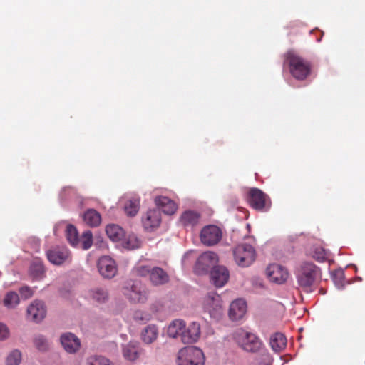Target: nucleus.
<instances>
[{
    "instance_id": "obj_43",
    "label": "nucleus",
    "mask_w": 365,
    "mask_h": 365,
    "mask_svg": "<svg viewBox=\"0 0 365 365\" xmlns=\"http://www.w3.org/2000/svg\"><path fill=\"white\" fill-rule=\"evenodd\" d=\"M19 293L22 299H27L31 298L34 294V291L29 286H23L19 288Z\"/></svg>"
},
{
    "instance_id": "obj_37",
    "label": "nucleus",
    "mask_w": 365,
    "mask_h": 365,
    "mask_svg": "<svg viewBox=\"0 0 365 365\" xmlns=\"http://www.w3.org/2000/svg\"><path fill=\"white\" fill-rule=\"evenodd\" d=\"M21 361V352L18 349H14L6 357V365H19Z\"/></svg>"
},
{
    "instance_id": "obj_3",
    "label": "nucleus",
    "mask_w": 365,
    "mask_h": 365,
    "mask_svg": "<svg viewBox=\"0 0 365 365\" xmlns=\"http://www.w3.org/2000/svg\"><path fill=\"white\" fill-rule=\"evenodd\" d=\"M176 363L177 365H204V354L197 347H185L179 351Z\"/></svg>"
},
{
    "instance_id": "obj_5",
    "label": "nucleus",
    "mask_w": 365,
    "mask_h": 365,
    "mask_svg": "<svg viewBox=\"0 0 365 365\" xmlns=\"http://www.w3.org/2000/svg\"><path fill=\"white\" fill-rule=\"evenodd\" d=\"M235 263L242 267L250 266L256 259V251L254 247L247 243L237 245L233 249Z\"/></svg>"
},
{
    "instance_id": "obj_36",
    "label": "nucleus",
    "mask_w": 365,
    "mask_h": 365,
    "mask_svg": "<svg viewBox=\"0 0 365 365\" xmlns=\"http://www.w3.org/2000/svg\"><path fill=\"white\" fill-rule=\"evenodd\" d=\"M93 244V235L91 231L86 230L83 232L81 239H79L78 246L83 250L89 249Z\"/></svg>"
},
{
    "instance_id": "obj_17",
    "label": "nucleus",
    "mask_w": 365,
    "mask_h": 365,
    "mask_svg": "<svg viewBox=\"0 0 365 365\" xmlns=\"http://www.w3.org/2000/svg\"><path fill=\"white\" fill-rule=\"evenodd\" d=\"M200 325L198 322H192L187 327L186 325L182 333V342L184 344H192L200 337Z\"/></svg>"
},
{
    "instance_id": "obj_34",
    "label": "nucleus",
    "mask_w": 365,
    "mask_h": 365,
    "mask_svg": "<svg viewBox=\"0 0 365 365\" xmlns=\"http://www.w3.org/2000/svg\"><path fill=\"white\" fill-rule=\"evenodd\" d=\"M122 245L126 249L134 250L140 246V241L135 235L131 234L123 239Z\"/></svg>"
},
{
    "instance_id": "obj_24",
    "label": "nucleus",
    "mask_w": 365,
    "mask_h": 365,
    "mask_svg": "<svg viewBox=\"0 0 365 365\" xmlns=\"http://www.w3.org/2000/svg\"><path fill=\"white\" fill-rule=\"evenodd\" d=\"M89 294L91 298L98 304L106 303L109 298L107 288L103 287H97L91 289Z\"/></svg>"
},
{
    "instance_id": "obj_8",
    "label": "nucleus",
    "mask_w": 365,
    "mask_h": 365,
    "mask_svg": "<svg viewBox=\"0 0 365 365\" xmlns=\"http://www.w3.org/2000/svg\"><path fill=\"white\" fill-rule=\"evenodd\" d=\"M218 262V257L213 252H205L201 254L197 258L195 265V272L197 274L202 275L208 273L211 268L216 267Z\"/></svg>"
},
{
    "instance_id": "obj_14",
    "label": "nucleus",
    "mask_w": 365,
    "mask_h": 365,
    "mask_svg": "<svg viewBox=\"0 0 365 365\" xmlns=\"http://www.w3.org/2000/svg\"><path fill=\"white\" fill-rule=\"evenodd\" d=\"M230 273L224 266H216L210 272V279L216 287H222L228 281Z\"/></svg>"
},
{
    "instance_id": "obj_13",
    "label": "nucleus",
    "mask_w": 365,
    "mask_h": 365,
    "mask_svg": "<svg viewBox=\"0 0 365 365\" xmlns=\"http://www.w3.org/2000/svg\"><path fill=\"white\" fill-rule=\"evenodd\" d=\"M46 309L43 302L35 300L27 308V317L36 322H41L46 316Z\"/></svg>"
},
{
    "instance_id": "obj_33",
    "label": "nucleus",
    "mask_w": 365,
    "mask_h": 365,
    "mask_svg": "<svg viewBox=\"0 0 365 365\" xmlns=\"http://www.w3.org/2000/svg\"><path fill=\"white\" fill-rule=\"evenodd\" d=\"M19 296L15 292H9L4 299V304L9 309L16 307L19 304Z\"/></svg>"
},
{
    "instance_id": "obj_30",
    "label": "nucleus",
    "mask_w": 365,
    "mask_h": 365,
    "mask_svg": "<svg viewBox=\"0 0 365 365\" xmlns=\"http://www.w3.org/2000/svg\"><path fill=\"white\" fill-rule=\"evenodd\" d=\"M83 220L89 226L96 227L101 223V217L96 210L90 209L84 213Z\"/></svg>"
},
{
    "instance_id": "obj_2",
    "label": "nucleus",
    "mask_w": 365,
    "mask_h": 365,
    "mask_svg": "<svg viewBox=\"0 0 365 365\" xmlns=\"http://www.w3.org/2000/svg\"><path fill=\"white\" fill-rule=\"evenodd\" d=\"M233 336L239 346L247 352H257L262 347L261 340L255 334L242 329H237Z\"/></svg>"
},
{
    "instance_id": "obj_27",
    "label": "nucleus",
    "mask_w": 365,
    "mask_h": 365,
    "mask_svg": "<svg viewBox=\"0 0 365 365\" xmlns=\"http://www.w3.org/2000/svg\"><path fill=\"white\" fill-rule=\"evenodd\" d=\"M29 276L35 281L43 279L45 269L41 261L37 259L34 261L29 267Z\"/></svg>"
},
{
    "instance_id": "obj_23",
    "label": "nucleus",
    "mask_w": 365,
    "mask_h": 365,
    "mask_svg": "<svg viewBox=\"0 0 365 365\" xmlns=\"http://www.w3.org/2000/svg\"><path fill=\"white\" fill-rule=\"evenodd\" d=\"M158 336V329L155 325H148L142 330L141 339L146 344H150L154 342Z\"/></svg>"
},
{
    "instance_id": "obj_11",
    "label": "nucleus",
    "mask_w": 365,
    "mask_h": 365,
    "mask_svg": "<svg viewBox=\"0 0 365 365\" xmlns=\"http://www.w3.org/2000/svg\"><path fill=\"white\" fill-rule=\"evenodd\" d=\"M99 273L104 278H113L117 273L115 262L108 256H103L98 261Z\"/></svg>"
},
{
    "instance_id": "obj_15",
    "label": "nucleus",
    "mask_w": 365,
    "mask_h": 365,
    "mask_svg": "<svg viewBox=\"0 0 365 365\" xmlns=\"http://www.w3.org/2000/svg\"><path fill=\"white\" fill-rule=\"evenodd\" d=\"M267 195L258 188H252L249 192L248 202L255 210H262L267 204Z\"/></svg>"
},
{
    "instance_id": "obj_19",
    "label": "nucleus",
    "mask_w": 365,
    "mask_h": 365,
    "mask_svg": "<svg viewBox=\"0 0 365 365\" xmlns=\"http://www.w3.org/2000/svg\"><path fill=\"white\" fill-rule=\"evenodd\" d=\"M247 311V304L245 300L238 299L233 301L229 309V317L232 321L241 319Z\"/></svg>"
},
{
    "instance_id": "obj_39",
    "label": "nucleus",
    "mask_w": 365,
    "mask_h": 365,
    "mask_svg": "<svg viewBox=\"0 0 365 365\" xmlns=\"http://www.w3.org/2000/svg\"><path fill=\"white\" fill-rule=\"evenodd\" d=\"M76 192L74 188L71 187H63L59 193V199L61 203L67 200H73Z\"/></svg>"
},
{
    "instance_id": "obj_29",
    "label": "nucleus",
    "mask_w": 365,
    "mask_h": 365,
    "mask_svg": "<svg viewBox=\"0 0 365 365\" xmlns=\"http://www.w3.org/2000/svg\"><path fill=\"white\" fill-rule=\"evenodd\" d=\"M123 356L129 361H135L138 357V342L130 341L123 346Z\"/></svg>"
},
{
    "instance_id": "obj_20",
    "label": "nucleus",
    "mask_w": 365,
    "mask_h": 365,
    "mask_svg": "<svg viewBox=\"0 0 365 365\" xmlns=\"http://www.w3.org/2000/svg\"><path fill=\"white\" fill-rule=\"evenodd\" d=\"M158 209L161 210L166 215H173L177 210L174 201L165 196L157 197L155 200Z\"/></svg>"
},
{
    "instance_id": "obj_21",
    "label": "nucleus",
    "mask_w": 365,
    "mask_h": 365,
    "mask_svg": "<svg viewBox=\"0 0 365 365\" xmlns=\"http://www.w3.org/2000/svg\"><path fill=\"white\" fill-rule=\"evenodd\" d=\"M185 322L182 319H175L168 327L167 334L170 338H177L180 336L182 341V333Z\"/></svg>"
},
{
    "instance_id": "obj_16",
    "label": "nucleus",
    "mask_w": 365,
    "mask_h": 365,
    "mask_svg": "<svg viewBox=\"0 0 365 365\" xmlns=\"http://www.w3.org/2000/svg\"><path fill=\"white\" fill-rule=\"evenodd\" d=\"M60 340L63 349L68 353H76L80 349V339L72 333L67 332L63 334Z\"/></svg>"
},
{
    "instance_id": "obj_45",
    "label": "nucleus",
    "mask_w": 365,
    "mask_h": 365,
    "mask_svg": "<svg viewBox=\"0 0 365 365\" xmlns=\"http://www.w3.org/2000/svg\"><path fill=\"white\" fill-rule=\"evenodd\" d=\"M9 336V329L7 327L0 323V340H4Z\"/></svg>"
},
{
    "instance_id": "obj_7",
    "label": "nucleus",
    "mask_w": 365,
    "mask_h": 365,
    "mask_svg": "<svg viewBox=\"0 0 365 365\" xmlns=\"http://www.w3.org/2000/svg\"><path fill=\"white\" fill-rule=\"evenodd\" d=\"M204 309L211 318L215 320L220 319L222 314L221 297L215 292H209L204 300Z\"/></svg>"
},
{
    "instance_id": "obj_32",
    "label": "nucleus",
    "mask_w": 365,
    "mask_h": 365,
    "mask_svg": "<svg viewBox=\"0 0 365 365\" xmlns=\"http://www.w3.org/2000/svg\"><path fill=\"white\" fill-rule=\"evenodd\" d=\"M66 237L68 241L73 247H78L79 245V237L78 233L76 228L72 225H68L66 230Z\"/></svg>"
},
{
    "instance_id": "obj_28",
    "label": "nucleus",
    "mask_w": 365,
    "mask_h": 365,
    "mask_svg": "<svg viewBox=\"0 0 365 365\" xmlns=\"http://www.w3.org/2000/svg\"><path fill=\"white\" fill-rule=\"evenodd\" d=\"M287 340L281 333H275L270 338V346L272 349L276 352H281L286 346Z\"/></svg>"
},
{
    "instance_id": "obj_38",
    "label": "nucleus",
    "mask_w": 365,
    "mask_h": 365,
    "mask_svg": "<svg viewBox=\"0 0 365 365\" xmlns=\"http://www.w3.org/2000/svg\"><path fill=\"white\" fill-rule=\"evenodd\" d=\"M87 365H114L108 359L94 355L87 359Z\"/></svg>"
},
{
    "instance_id": "obj_44",
    "label": "nucleus",
    "mask_w": 365,
    "mask_h": 365,
    "mask_svg": "<svg viewBox=\"0 0 365 365\" xmlns=\"http://www.w3.org/2000/svg\"><path fill=\"white\" fill-rule=\"evenodd\" d=\"M313 257L318 262H323L327 258V253L322 248H316L314 253Z\"/></svg>"
},
{
    "instance_id": "obj_10",
    "label": "nucleus",
    "mask_w": 365,
    "mask_h": 365,
    "mask_svg": "<svg viewBox=\"0 0 365 365\" xmlns=\"http://www.w3.org/2000/svg\"><path fill=\"white\" fill-rule=\"evenodd\" d=\"M161 222V212L159 209L148 210L142 217V225L148 232H152L159 227Z\"/></svg>"
},
{
    "instance_id": "obj_42",
    "label": "nucleus",
    "mask_w": 365,
    "mask_h": 365,
    "mask_svg": "<svg viewBox=\"0 0 365 365\" xmlns=\"http://www.w3.org/2000/svg\"><path fill=\"white\" fill-rule=\"evenodd\" d=\"M333 280L338 289H342L344 287V272L338 271L333 274Z\"/></svg>"
},
{
    "instance_id": "obj_25",
    "label": "nucleus",
    "mask_w": 365,
    "mask_h": 365,
    "mask_svg": "<svg viewBox=\"0 0 365 365\" xmlns=\"http://www.w3.org/2000/svg\"><path fill=\"white\" fill-rule=\"evenodd\" d=\"M200 215L192 210H186L180 216V222L184 227H194L199 222Z\"/></svg>"
},
{
    "instance_id": "obj_46",
    "label": "nucleus",
    "mask_w": 365,
    "mask_h": 365,
    "mask_svg": "<svg viewBox=\"0 0 365 365\" xmlns=\"http://www.w3.org/2000/svg\"><path fill=\"white\" fill-rule=\"evenodd\" d=\"M259 286H262V283L261 282H259Z\"/></svg>"
},
{
    "instance_id": "obj_31",
    "label": "nucleus",
    "mask_w": 365,
    "mask_h": 365,
    "mask_svg": "<svg viewBox=\"0 0 365 365\" xmlns=\"http://www.w3.org/2000/svg\"><path fill=\"white\" fill-rule=\"evenodd\" d=\"M140 207V200L136 197H132L128 199L124 206L125 212L127 215L133 217L135 216Z\"/></svg>"
},
{
    "instance_id": "obj_26",
    "label": "nucleus",
    "mask_w": 365,
    "mask_h": 365,
    "mask_svg": "<svg viewBox=\"0 0 365 365\" xmlns=\"http://www.w3.org/2000/svg\"><path fill=\"white\" fill-rule=\"evenodd\" d=\"M106 232L107 236L113 242H120L125 237V232L118 225L110 224L106 226Z\"/></svg>"
},
{
    "instance_id": "obj_1",
    "label": "nucleus",
    "mask_w": 365,
    "mask_h": 365,
    "mask_svg": "<svg viewBox=\"0 0 365 365\" xmlns=\"http://www.w3.org/2000/svg\"><path fill=\"white\" fill-rule=\"evenodd\" d=\"M320 277V269L312 262H304L297 274L299 287L307 293L314 291V285L318 277Z\"/></svg>"
},
{
    "instance_id": "obj_9",
    "label": "nucleus",
    "mask_w": 365,
    "mask_h": 365,
    "mask_svg": "<svg viewBox=\"0 0 365 365\" xmlns=\"http://www.w3.org/2000/svg\"><path fill=\"white\" fill-rule=\"evenodd\" d=\"M222 232L216 225L205 226L200 232V240L202 244L212 246L217 244L222 239Z\"/></svg>"
},
{
    "instance_id": "obj_22",
    "label": "nucleus",
    "mask_w": 365,
    "mask_h": 365,
    "mask_svg": "<svg viewBox=\"0 0 365 365\" xmlns=\"http://www.w3.org/2000/svg\"><path fill=\"white\" fill-rule=\"evenodd\" d=\"M150 280L154 285H162L169 281V276L162 268L153 267L150 275Z\"/></svg>"
},
{
    "instance_id": "obj_35",
    "label": "nucleus",
    "mask_w": 365,
    "mask_h": 365,
    "mask_svg": "<svg viewBox=\"0 0 365 365\" xmlns=\"http://www.w3.org/2000/svg\"><path fill=\"white\" fill-rule=\"evenodd\" d=\"M34 344L36 348L40 351H46L49 347V343L47 339L41 334H38L34 336Z\"/></svg>"
},
{
    "instance_id": "obj_4",
    "label": "nucleus",
    "mask_w": 365,
    "mask_h": 365,
    "mask_svg": "<svg viewBox=\"0 0 365 365\" xmlns=\"http://www.w3.org/2000/svg\"><path fill=\"white\" fill-rule=\"evenodd\" d=\"M286 62L292 76L297 80H304L310 73L309 64L292 52H288Z\"/></svg>"
},
{
    "instance_id": "obj_6",
    "label": "nucleus",
    "mask_w": 365,
    "mask_h": 365,
    "mask_svg": "<svg viewBox=\"0 0 365 365\" xmlns=\"http://www.w3.org/2000/svg\"><path fill=\"white\" fill-rule=\"evenodd\" d=\"M124 296L133 303H144L148 299L145 287L139 281H130L123 288Z\"/></svg>"
},
{
    "instance_id": "obj_41",
    "label": "nucleus",
    "mask_w": 365,
    "mask_h": 365,
    "mask_svg": "<svg viewBox=\"0 0 365 365\" xmlns=\"http://www.w3.org/2000/svg\"><path fill=\"white\" fill-rule=\"evenodd\" d=\"M133 317L136 322L145 323L150 319L151 316L148 312L137 310L133 313Z\"/></svg>"
},
{
    "instance_id": "obj_12",
    "label": "nucleus",
    "mask_w": 365,
    "mask_h": 365,
    "mask_svg": "<svg viewBox=\"0 0 365 365\" xmlns=\"http://www.w3.org/2000/svg\"><path fill=\"white\" fill-rule=\"evenodd\" d=\"M269 279L276 284H283L289 277L287 270L277 264H270L266 270Z\"/></svg>"
},
{
    "instance_id": "obj_18",
    "label": "nucleus",
    "mask_w": 365,
    "mask_h": 365,
    "mask_svg": "<svg viewBox=\"0 0 365 365\" xmlns=\"http://www.w3.org/2000/svg\"><path fill=\"white\" fill-rule=\"evenodd\" d=\"M69 251L66 247H56L46 252L49 262L56 265H60L69 259Z\"/></svg>"
},
{
    "instance_id": "obj_40",
    "label": "nucleus",
    "mask_w": 365,
    "mask_h": 365,
    "mask_svg": "<svg viewBox=\"0 0 365 365\" xmlns=\"http://www.w3.org/2000/svg\"><path fill=\"white\" fill-rule=\"evenodd\" d=\"M153 267L150 265L138 264L135 267L133 271L135 274L140 277H146L150 275Z\"/></svg>"
}]
</instances>
